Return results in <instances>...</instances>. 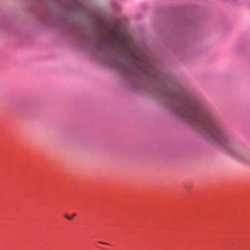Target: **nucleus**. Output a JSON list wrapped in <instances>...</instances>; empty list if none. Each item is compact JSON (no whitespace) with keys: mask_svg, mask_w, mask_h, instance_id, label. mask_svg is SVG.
Listing matches in <instances>:
<instances>
[{"mask_svg":"<svg viewBox=\"0 0 250 250\" xmlns=\"http://www.w3.org/2000/svg\"><path fill=\"white\" fill-rule=\"evenodd\" d=\"M190 118L195 122L205 126L210 132L213 137H216L220 134V132L216 126L208 119L203 118L200 114L194 109H190L188 111Z\"/></svg>","mask_w":250,"mask_h":250,"instance_id":"nucleus-1","label":"nucleus"},{"mask_svg":"<svg viewBox=\"0 0 250 250\" xmlns=\"http://www.w3.org/2000/svg\"><path fill=\"white\" fill-rule=\"evenodd\" d=\"M65 217L69 220L72 219V218H73L72 216H69L67 215H65Z\"/></svg>","mask_w":250,"mask_h":250,"instance_id":"nucleus-3","label":"nucleus"},{"mask_svg":"<svg viewBox=\"0 0 250 250\" xmlns=\"http://www.w3.org/2000/svg\"><path fill=\"white\" fill-rule=\"evenodd\" d=\"M108 33L109 35L113 38L122 48L124 49L129 55L138 60V57L133 53V48L131 45V41L128 38L123 35H120V32L117 29H110Z\"/></svg>","mask_w":250,"mask_h":250,"instance_id":"nucleus-2","label":"nucleus"}]
</instances>
